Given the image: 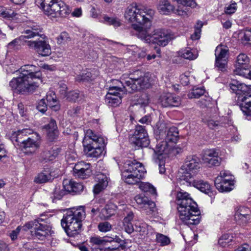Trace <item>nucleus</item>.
<instances>
[{
  "instance_id": "obj_1",
  "label": "nucleus",
  "mask_w": 251,
  "mask_h": 251,
  "mask_svg": "<svg viewBox=\"0 0 251 251\" xmlns=\"http://www.w3.org/2000/svg\"><path fill=\"white\" fill-rule=\"evenodd\" d=\"M19 72V77L13 78L9 82L11 89L15 93L22 94L34 92L42 83V74L35 69V66L27 64L18 70H12L8 73Z\"/></svg>"
},
{
  "instance_id": "obj_2",
  "label": "nucleus",
  "mask_w": 251,
  "mask_h": 251,
  "mask_svg": "<svg viewBox=\"0 0 251 251\" xmlns=\"http://www.w3.org/2000/svg\"><path fill=\"white\" fill-rule=\"evenodd\" d=\"M85 217L84 207H79L68 211L61 220V225L67 235L75 237L82 230V222Z\"/></svg>"
},
{
  "instance_id": "obj_3",
  "label": "nucleus",
  "mask_w": 251,
  "mask_h": 251,
  "mask_svg": "<svg viewBox=\"0 0 251 251\" xmlns=\"http://www.w3.org/2000/svg\"><path fill=\"white\" fill-rule=\"evenodd\" d=\"M154 14V11L151 9L143 8L136 3H132L125 10V18L129 23H137L147 28L151 25V19Z\"/></svg>"
},
{
  "instance_id": "obj_4",
  "label": "nucleus",
  "mask_w": 251,
  "mask_h": 251,
  "mask_svg": "<svg viewBox=\"0 0 251 251\" xmlns=\"http://www.w3.org/2000/svg\"><path fill=\"white\" fill-rule=\"evenodd\" d=\"M35 3L50 19L65 18L71 12L69 6L61 0H36Z\"/></svg>"
},
{
  "instance_id": "obj_5",
  "label": "nucleus",
  "mask_w": 251,
  "mask_h": 251,
  "mask_svg": "<svg viewBox=\"0 0 251 251\" xmlns=\"http://www.w3.org/2000/svg\"><path fill=\"white\" fill-rule=\"evenodd\" d=\"M123 180L129 184L140 183L145 176L146 171L143 165L136 160H127L121 169Z\"/></svg>"
},
{
  "instance_id": "obj_6",
  "label": "nucleus",
  "mask_w": 251,
  "mask_h": 251,
  "mask_svg": "<svg viewBox=\"0 0 251 251\" xmlns=\"http://www.w3.org/2000/svg\"><path fill=\"white\" fill-rule=\"evenodd\" d=\"M230 89L236 94L237 102L245 114L251 116V94L247 85L237 80H232L229 85Z\"/></svg>"
},
{
  "instance_id": "obj_7",
  "label": "nucleus",
  "mask_w": 251,
  "mask_h": 251,
  "mask_svg": "<svg viewBox=\"0 0 251 251\" xmlns=\"http://www.w3.org/2000/svg\"><path fill=\"white\" fill-rule=\"evenodd\" d=\"M151 75L149 73H144L139 70L134 71L130 75L129 78L125 82L124 88L126 91H138L149 88L153 83Z\"/></svg>"
},
{
  "instance_id": "obj_8",
  "label": "nucleus",
  "mask_w": 251,
  "mask_h": 251,
  "mask_svg": "<svg viewBox=\"0 0 251 251\" xmlns=\"http://www.w3.org/2000/svg\"><path fill=\"white\" fill-rule=\"evenodd\" d=\"M200 168L199 158L196 156H188L179 171L178 177L181 180L188 182L193 179Z\"/></svg>"
},
{
  "instance_id": "obj_9",
  "label": "nucleus",
  "mask_w": 251,
  "mask_h": 251,
  "mask_svg": "<svg viewBox=\"0 0 251 251\" xmlns=\"http://www.w3.org/2000/svg\"><path fill=\"white\" fill-rule=\"evenodd\" d=\"M45 219L40 218L37 220L29 222L23 226V228L25 231L33 228L34 236L40 240H44L50 237L53 233L50 226L39 223L45 221ZM32 232H33V231Z\"/></svg>"
},
{
  "instance_id": "obj_10",
  "label": "nucleus",
  "mask_w": 251,
  "mask_h": 251,
  "mask_svg": "<svg viewBox=\"0 0 251 251\" xmlns=\"http://www.w3.org/2000/svg\"><path fill=\"white\" fill-rule=\"evenodd\" d=\"M40 137L38 133L23 139L20 144L19 148L26 154H32L39 149L40 147Z\"/></svg>"
},
{
  "instance_id": "obj_11",
  "label": "nucleus",
  "mask_w": 251,
  "mask_h": 251,
  "mask_svg": "<svg viewBox=\"0 0 251 251\" xmlns=\"http://www.w3.org/2000/svg\"><path fill=\"white\" fill-rule=\"evenodd\" d=\"M171 39V36L170 33L165 29H155L152 35H148L145 36V40L147 42L163 47L167 45Z\"/></svg>"
},
{
  "instance_id": "obj_12",
  "label": "nucleus",
  "mask_w": 251,
  "mask_h": 251,
  "mask_svg": "<svg viewBox=\"0 0 251 251\" xmlns=\"http://www.w3.org/2000/svg\"><path fill=\"white\" fill-rule=\"evenodd\" d=\"M25 42L29 48L35 50L40 55L47 56L51 53V47L45 38H37Z\"/></svg>"
},
{
  "instance_id": "obj_13",
  "label": "nucleus",
  "mask_w": 251,
  "mask_h": 251,
  "mask_svg": "<svg viewBox=\"0 0 251 251\" xmlns=\"http://www.w3.org/2000/svg\"><path fill=\"white\" fill-rule=\"evenodd\" d=\"M178 215L182 222L187 225H196L200 221V211L197 204L195 208L190 207L182 213H178Z\"/></svg>"
},
{
  "instance_id": "obj_14",
  "label": "nucleus",
  "mask_w": 251,
  "mask_h": 251,
  "mask_svg": "<svg viewBox=\"0 0 251 251\" xmlns=\"http://www.w3.org/2000/svg\"><path fill=\"white\" fill-rule=\"evenodd\" d=\"M178 213L183 212L190 207L195 208L196 202L191 198L190 194L182 190L177 192L176 197Z\"/></svg>"
},
{
  "instance_id": "obj_15",
  "label": "nucleus",
  "mask_w": 251,
  "mask_h": 251,
  "mask_svg": "<svg viewBox=\"0 0 251 251\" xmlns=\"http://www.w3.org/2000/svg\"><path fill=\"white\" fill-rule=\"evenodd\" d=\"M131 142L136 146L140 147H147L150 144V140L145 126H137L131 137Z\"/></svg>"
},
{
  "instance_id": "obj_16",
  "label": "nucleus",
  "mask_w": 251,
  "mask_h": 251,
  "mask_svg": "<svg viewBox=\"0 0 251 251\" xmlns=\"http://www.w3.org/2000/svg\"><path fill=\"white\" fill-rule=\"evenodd\" d=\"M202 160L204 164L208 167L218 166L220 165L221 158L219 156V152L214 149H207L204 151Z\"/></svg>"
},
{
  "instance_id": "obj_17",
  "label": "nucleus",
  "mask_w": 251,
  "mask_h": 251,
  "mask_svg": "<svg viewBox=\"0 0 251 251\" xmlns=\"http://www.w3.org/2000/svg\"><path fill=\"white\" fill-rule=\"evenodd\" d=\"M207 126L212 129H219L231 125V120L227 117L212 116L206 120Z\"/></svg>"
},
{
  "instance_id": "obj_18",
  "label": "nucleus",
  "mask_w": 251,
  "mask_h": 251,
  "mask_svg": "<svg viewBox=\"0 0 251 251\" xmlns=\"http://www.w3.org/2000/svg\"><path fill=\"white\" fill-rule=\"evenodd\" d=\"M85 135L83 140V146L96 144L105 145L106 140L101 135L95 133L91 129L84 130Z\"/></svg>"
},
{
  "instance_id": "obj_19",
  "label": "nucleus",
  "mask_w": 251,
  "mask_h": 251,
  "mask_svg": "<svg viewBox=\"0 0 251 251\" xmlns=\"http://www.w3.org/2000/svg\"><path fill=\"white\" fill-rule=\"evenodd\" d=\"M173 148V145L168 144L166 142L164 141L160 142L153 150V159L160 160L163 158H166L171 152Z\"/></svg>"
},
{
  "instance_id": "obj_20",
  "label": "nucleus",
  "mask_w": 251,
  "mask_h": 251,
  "mask_svg": "<svg viewBox=\"0 0 251 251\" xmlns=\"http://www.w3.org/2000/svg\"><path fill=\"white\" fill-rule=\"evenodd\" d=\"M159 135L162 139H164V141L173 145V147L179 138L178 130L175 126H172L167 129L164 132L160 131Z\"/></svg>"
},
{
  "instance_id": "obj_21",
  "label": "nucleus",
  "mask_w": 251,
  "mask_h": 251,
  "mask_svg": "<svg viewBox=\"0 0 251 251\" xmlns=\"http://www.w3.org/2000/svg\"><path fill=\"white\" fill-rule=\"evenodd\" d=\"M159 103L163 107H177L181 104V99L171 93H164L160 97Z\"/></svg>"
},
{
  "instance_id": "obj_22",
  "label": "nucleus",
  "mask_w": 251,
  "mask_h": 251,
  "mask_svg": "<svg viewBox=\"0 0 251 251\" xmlns=\"http://www.w3.org/2000/svg\"><path fill=\"white\" fill-rule=\"evenodd\" d=\"M122 241V239L117 235H112L111 236H106L103 238L94 236L90 239V243L92 246L96 245L99 247L105 245L107 242H115L120 243Z\"/></svg>"
},
{
  "instance_id": "obj_23",
  "label": "nucleus",
  "mask_w": 251,
  "mask_h": 251,
  "mask_svg": "<svg viewBox=\"0 0 251 251\" xmlns=\"http://www.w3.org/2000/svg\"><path fill=\"white\" fill-rule=\"evenodd\" d=\"M42 29L39 25H33L29 29H26L23 32V35L20 38L35 39L38 37L40 38H45V35L42 33Z\"/></svg>"
},
{
  "instance_id": "obj_24",
  "label": "nucleus",
  "mask_w": 251,
  "mask_h": 251,
  "mask_svg": "<svg viewBox=\"0 0 251 251\" xmlns=\"http://www.w3.org/2000/svg\"><path fill=\"white\" fill-rule=\"evenodd\" d=\"M216 188L221 192H229L233 189L234 181L232 178L222 180V177H217L214 181Z\"/></svg>"
},
{
  "instance_id": "obj_25",
  "label": "nucleus",
  "mask_w": 251,
  "mask_h": 251,
  "mask_svg": "<svg viewBox=\"0 0 251 251\" xmlns=\"http://www.w3.org/2000/svg\"><path fill=\"white\" fill-rule=\"evenodd\" d=\"M105 145L96 144L84 146V151L88 157L98 158L100 157L104 151Z\"/></svg>"
},
{
  "instance_id": "obj_26",
  "label": "nucleus",
  "mask_w": 251,
  "mask_h": 251,
  "mask_svg": "<svg viewBox=\"0 0 251 251\" xmlns=\"http://www.w3.org/2000/svg\"><path fill=\"white\" fill-rule=\"evenodd\" d=\"M234 218L239 224H246L250 219V211L249 208L240 206L235 211Z\"/></svg>"
},
{
  "instance_id": "obj_27",
  "label": "nucleus",
  "mask_w": 251,
  "mask_h": 251,
  "mask_svg": "<svg viewBox=\"0 0 251 251\" xmlns=\"http://www.w3.org/2000/svg\"><path fill=\"white\" fill-rule=\"evenodd\" d=\"M63 186L64 189L69 193H80L84 189L82 183L75 182L72 179L64 180Z\"/></svg>"
},
{
  "instance_id": "obj_28",
  "label": "nucleus",
  "mask_w": 251,
  "mask_h": 251,
  "mask_svg": "<svg viewBox=\"0 0 251 251\" xmlns=\"http://www.w3.org/2000/svg\"><path fill=\"white\" fill-rule=\"evenodd\" d=\"M188 183L205 194L210 195L212 193L211 185L207 181L193 179Z\"/></svg>"
},
{
  "instance_id": "obj_29",
  "label": "nucleus",
  "mask_w": 251,
  "mask_h": 251,
  "mask_svg": "<svg viewBox=\"0 0 251 251\" xmlns=\"http://www.w3.org/2000/svg\"><path fill=\"white\" fill-rule=\"evenodd\" d=\"M250 64H237L234 70L235 75L251 79V65Z\"/></svg>"
},
{
  "instance_id": "obj_30",
  "label": "nucleus",
  "mask_w": 251,
  "mask_h": 251,
  "mask_svg": "<svg viewBox=\"0 0 251 251\" xmlns=\"http://www.w3.org/2000/svg\"><path fill=\"white\" fill-rule=\"evenodd\" d=\"M96 179L97 183L94 186L93 192L95 194H98L107 187L108 180V177L103 174L98 175Z\"/></svg>"
},
{
  "instance_id": "obj_31",
  "label": "nucleus",
  "mask_w": 251,
  "mask_h": 251,
  "mask_svg": "<svg viewBox=\"0 0 251 251\" xmlns=\"http://www.w3.org/2000/svg\"><path fill=\"white\" fill-rule=\"evenodd\" d=\"M60 149L57 147L50 148L44 151L41 154V162L53 160L58 155Z\"/></svg>"
},
{
  "instance_id": "obj_32",
  "label": "nucleus",
  "mask_w": 251,
  "mask_h": 251,
  "mask_svg": "<svg viewBox=\"0 0 251 251\" xmlns=\"http://www.w3.org/2000/svg\"><path fill=\"white\" fill-rule=\"evenodd\" d=\"M178 4H181L185 7H190L194 8L196 6L197 3L194 0H176ZM178 15L182 16L188 15V10L187 7L181 8L179 6L178 9L176 10Z\"/></svg>"
},
{
  "instance_id": "obj_33",
  "label": "nucleus",
  "mask_w": 251,
  "mask_h": 251,
  "mask_svg": "<svg viewBox=\"0 0 251 251\" xmlns=\"http://www.w3.org/2000/svg\"><path fill=\"white\" fill-rule=\"evenodd\" d=\"M216 56V63L220 61L227 62L228 56V50L224 48L222 46L217 47L215 51Z\"/></svg>"
},
{
  "instance_id": "obj_34",
  "label": "nucleus",
  "mask_w": 251,
  "mask_h": 251,
  "mask_svg": "<svg viewBox=\"0 0 251 251\" xmlns=\"http://www.w3.org/2000/svg\"><path fill=\"white\" fill-rule=\"evenodd\" d=\"M45 128L48 131V136L51 140H54L57 137L58 131L54 120L51 119L49 123L45 126Z\"/></svg>"
},
{
  "instance_id": "obj_35",
  "label": "nucleus",
  "mask_w": 251,
  "mask_h": 251,
  "mask_svg": "<svg viewBox=\"0 0 251 251\" xmlns=\"http://www.w3.org/2000/svg\"><path fill=\"white\" fill-rule=\"evenodd\" d=\"M158 9L161 13L163 14H168L171 12H175L174 6L167 0L160 1Z\"/></svg>"
},
{
  "instance_id": "obj_36",
  "label": "nucleus",
  "mask_w": 251,
  "mask_h": 251,
  "mask_svg": "<svg viewBox=\"0 0 251 251\" xmlns=\"http://www.w3.org/2000/svg\"><path fill=\"white\" fill-rule=\"evenodd\" d=\"M122 95H116L110 96L109 95L105 96V102L109 106L116 107L122 102Z\"/></svg>"
},
{
  "instance_id": "obj_37",
  "label": "nucleus",
  "mask_w": 251,
  "mask_h": 251,
  "mask_svg": "<svg viewBox=\"0 0 251 251\" xmlns=\"http://www.w3.org/2000/svg\"><path fill=\"white\" fill-rule=\"evenodd\" d=\"M22 131L19 130L17 132L12 133L11 136V140L15 146H18L20 147L22 140L25 136L22 134Z\"/></svg>"
},
{
  "instance_id": "obj_38",
  "label": "nucleus",
  "mask_w": 251,
  "mask_h": 251,
  "mask_svg": "<svg viewBox=\"0 0 251 251\" xmlns=\"http://www.w3.org/2000/svg\"><path fill=\"white\" fill-rule=\"evenodd\" d=\"M149 95L146 93H143L136 99L135 104L139 105L141 107H146L149 104Z\"/></svg>"
},
{
  "instance_id": "obj_39",
  "label": "nucleus",
  "mask_w": 251,
  "mask_h": 251,
  "mask_svg": "<svg viewBox=\"0 0 251 251\" xmlns=\"http://www.w3.org/2000/svg\"><path fill=\"white\" fill-rule=\"evenodd\" d=\"M51 179V176L49 172L39 173L35 178L34 181L37 183H44Z\"/></svg>"
},
{
  "instance_id": "obj_40",
  "label": "nucleus",
  "mask_w": 251,
  "mask_h": 251,
  "mask_svg": "<svg viewBox=\"0 0 251 251\" xmlns=\"http://www.w3.org/2000/svg\"><path fill=\"white\" fill-rule=\"evenodd\" d=\"M46 100L49 107H56L57 101L56 97L54 92L50 91L47 93Z\"/></svg>"
},
{
  "instance_id": "obj_41",
  "label": "nucleus",
  "mask_w": 251,
  "mask_h": 251,
  "mask_svg": "<svg viewBox=\"0 0 251 251\" xmlns=\"http://www.w3.org/2000/svg\"><path fill=\"white\" fill-rule=\"evenodd\" d=\"M232 237L228 234H224L221 236L218 241L219 245L222 247H226L230 245Z\"/></svg>"
},
{
  "instance_id": "obj_42",
  "label": "nucleus",
  "mask_w": 251,
  "mask_h": 251,
  "mask_svg": "<svg viewBox=\"0 0 251 251\" xmlns=\"http://www.w3.org/2000/svg\"><path fill=\"white\" fill-rule=\"evenodd\" d=\"M205 92L204 89L201 87L194 88L188 94V97L190 99L199 98L203 96Z\"/></svg>"
},
{
  "instance_id": "obj_43",
  "label": "nucleus",
  "mask_w": 251,
  "mask_h": 251,
  "mask_svg": "<svg viewBox=\"0 0 251 251\" xmlns=\"http://www.w3.org/2000/svg\"><path fill=\"white\" fill-rule=\"evenodd\" d=\"M67 191L64 188L61 189L60 188L56 187L54 189L52 198V201L56 202V201L59 200L67 194Z\"/></svg>"
},
{
  "instance_id": "obj_44",
  "label": "nucleus",
  "mask_w": 251,
  "mask_h": 251,
  "mask_svg": "<svg viewBox=\"0 0 251 251\" xmlns=\"http://www.w3.org/2000/svg\"><path fill=\"white\" fill-rule=\"evenodd\" d=\"M95 76L91 72L87 71L85 73H82V75H77L76 80L77 81L89 82L93 80Z\"/></svg>"
},
{
  "instance_id": "obj_45",
  "label": "nucleus",
  "mask_w": 251,
  "mask_h": 251,
  "mask_svg": "<svg viewBox=\"0 0 251 251\" xmlns=\"http://www.w3.org/2000/svg\"><path fill=\"white\" fill-rule=\"evenodd\" d=\"M140 189L145 192H149L152 194H156L155 188L149 183L141 182L139 184Z\"/></svg>"
},
{
  "instance_id": "obj_46",
  "label": "nucleus",
  "mask_w": 251,
  "mask_h": 251,
  "mask_svg": "<svg viewBox=\"0 0 251 251\" xmlns=\"http://www.w3.org/2000/svg\"><path fill=\"white\" fill-rule=\"evenodd\" d=\"M179 54L181 57L190 60H194L198 57L197 53H193L189 50H184L180 51Z\"/></svg>"
},
{
  "instance_id": "obj_47",
  "label": "nucleus",
  "mask_w": 251,
  "mask_h": 251,
  "mask_svg": "<svg viewBox=\"0 0 251 251\" xmlns=\"http://www.w3.org/2000/svg\"><path fill=\"white\" fill-rule=\"evenodd\" d=\"M135 201L140 206V208H143L145 205H147V202L149 201V199L144 195H138L135 197Z\"/></svg>"
},
{
  "instance_id": "obj_48",
  "label": "nucleus",
  "mask_w": 251,
  "mask_h": 251,
  "mask_svg": "<svg viewBox=\"0 0 251 251\" xmlns=\"http://www.w3.org/2000/svg\"><path fill=\"white\" fill-rule=\"evenodd\" d=\"M90 164L86 163L84 162H79L75 165L73 171H78L82 169V170H85L86 172L87 173L91 172L92 170L90 169Z\"/></svg>"
},
{
  "instance_id": "obj_49",
  "label": "nucleus",
  "mask_w": 251,
  "mask_h": 251,
  "mask_svg": "<svg viewBox=\"0 0 251 251\" xmlns=\"http://www.w3.org/2000/svg\"><path fill=\"white\" fill-rule=\"evenodd\" d=\"M104 22L109 25H112L114 27L120 26L121 23L120 20L116 18L110 17L107 16H105L103 17Z\"/></svg>"
},
{
  "instance_id": "obj_50",
  "label": "nucleus",
  "mask_w": 251,
  "mask_h": 251,
  "mask_svg": "<svg viewBox=\"0 0 251 251\" xmlns=\"http://www.w3.org/2000/svg\"><path fill=\"white\" fill-rule=\"evenodd\" d=\"M156 242L162 246L168 245L170 243V239L168 237L160 233L156 234Z\"/></svg>"
},
{
  "instance_id": "obj_51",
  "label": "nucleus",
  "mask_w": 251,
  "mask_h": 251,
  "mask_svg": "<svg viewBox=\"0 0 251 251\" xmlns=\"http://www.w3.org/2000/svg\"><path fill=\"white\" fill-rule=\"evenodd\" d=\"M241 40L244 45H251V29H247L243 32Z\"/></svg>"
},
{
  "instance_id": "obj_52",
  "label": "nucleus",
  "mask_w": 251,
  "mask_h": 251,
  "mask_svg": "<svg viewBox=\"0 0 251 251\" xmlns=\"http://www.w3.org/2000/svg\"><path fill=\"white\" fill-rule=\"evenodd\" d=\"M147 205H145V207H144L143 208V210L145 211L147 214H152L156 211V205L153 201L149 200V201L147 202Z\"/></svg>"
},
{
  "instance_id": "obj_53",
  "label": "nucleus",
  "mask_w": 251,
  "mask_h": 251,
  "mask_svg": "<svg viewBox=\"0 0 251 251\" xmlns=\"http://www.w3.org/2000/svg\"><path fill=\"white\" fill-rule=\"evenodd\" d=\"M124 93L123 89L118 86H112L109 88L108 92L106 95H109L110 96L116 95H123Z\"/></svg>"
},
{
  "instance_id": "obj_54",
  "label": "nucleus",
  "mask_w": 251,
  "mask_h": 251,
  "mask_svg": "<svg viewBox=\"0 0 251 251\" xmlns=\"http://www.w3.org/2000/svg\"><path fill=\"white\" fill-rule=\"evenodd\" d=\"M80 96V95L79 91L78 90H75L68 93L66 97L67 98V99L70 101H75L78 100Z\"/></svg>"
},
{
  "instance_id": "obj_55",
  "label": "nucleus",
  "mask_w": 251,
  "mask_h": 251,
  "mask_svg": "<svg viewBox=\"0 0 251 251\" xmlns=\"http://www.w3.org/2000/svg\"><path fill=\"white\" fill-rule=\"evenodd\" d=\"M111 228V225L107 222L100 223L98 225V228L99 230L103 232H106L110 231Z\"/></svg>"
},
{
  "instance_id": "obj_56",
  "label": "nucleus",
  "mask_w": 251,
  "mask_h": 251,
  "mask_svg": "<svg viewBox=\"0 0 251 251\" xmlns=\"http://www.w3.org/2000/svg\"><path fill=\"white\" fill-rule=\"evenodd\" d=\"M70 41V38L69 34L66 32H62L60 35L57 37V43L61 44Z\"/></svg>"
},
{
  "instance_id": "obj_57",
  "label": "nucleus",
  "mask_w": 251,
  "mask_h": 251,
  "mask_svg": "<svg viewBox=\"0 0 251 251\" xmlns=\"http://www.w3.org/2000/svg\"><path fill=\"white\" fill-rule=\"evenodd\" d=\"M48 104L45 101V99H42L41 100L37 106V109L40 112L44 113L47 110Z\"/></svg>"
},
{
  "instance_id": "obj_58",
  "label": "nucleus",
  "mask_w": 251,
  "mask_h": 251,
  "mask_svg": "<svg viewBox=\"0 0 251 251\" xmlns=\"http://www.w3.org/2000/svg\"><path fill=\"white\" fill-rule=\"evenodd\" d=\"M73 172L75 176L81 179L86 178L90 176L92 173V172L87 173L86 172L85 170H82V169L78 171H73Z\"/></svg>"
},
{
  "instance_id": "obj_59",
  "label": "nucleus",
  "mask_w": 251,
  "mask_h": 251,
  "mask_svg": "<svg viewBox=\"0 0 251 251\" xmlns=\"http://www.w3.org/2000/svg\"><path fill=\"white\" fill-rule=\"evenodd\" d=\"M101 214L104 219H108L114 214V211L106 206L102 209Z\"/></svg>"
},
{
  "instance_id": "obj_60",
  "label": "nucleus",
  "mask_w": 251,
  "mask_h": 251,
  "mask_svg": "<svg viewBox=\"0 0 251 251\" xmlns=\"http://www.w3.org/2000/svg\"><path fill=\"white\" fill-rule=\"evenodd\" d=\"M211 98L204 96V98L199 101V104L201 107L209 106L211 103Z\"/></svg>"
},
{
  "instance_id": "obj_61",
  "label": "nucleus",
  "mask_w": 251,
  "mask_h": 251,
  "mask_svg": "<svg viewBox=\"0 0 251 251\" xmlns=\"http://www.w3.org/2000/svg\"><path fill=\"white\" fill-rule=\"evenodd\" d=\"M21 229L25 230L23 228V226L22 227L21 226H19L16 228V229L12 230L9 233V237L12 240L14 241L17 238L18 235Z\"/></svg>"
},
{
  "instance_id": "obj_62",
  "label": "nucleus",
  "mask_w": 251,
  "mask_h": 251,
  "mask_svg": "<svg viewBox=\"0 0 251 251\" xmlns=\"http://www.w3.org/2000/svg\"><path fill=\"white\" fill-rule=\"evenodd\" d=\"M250 61L249 57L245 53H241L237 57V63H249Z\"/></svg>"
},
{
  "instance_id": "obj_63",
  "label": "nucleus",
  "mask_w": 251,
  "mask_h": 251,
  "mask_svg": "<svg viewBox=\"0 0 251 251\" xmlns=\"http://www.w3.org/2000/svg\"><path fill=\"white\" fill-rule=\"evenodd\" d=\"M23 133L25 137H30L32 136L34 133H37L36 132H34L32 129L30 128H24L22 130Z\"/></svg>"
},
{
  "instance_id": "obj_64",
  "label": "nucleus",
  "mask_w": 251,
  "mask_h": 251,
  "mask_svg": "<svg viewBox=\"0 0 251 251\" xmlns=\"http://www.w3.org/2000/svg\"><path fill=\"white\" fill-rule=\"evenodd\" d=\"M234 251H251L249 245L244 244L238 247Z\"/></svg>"
}]
</instances>
